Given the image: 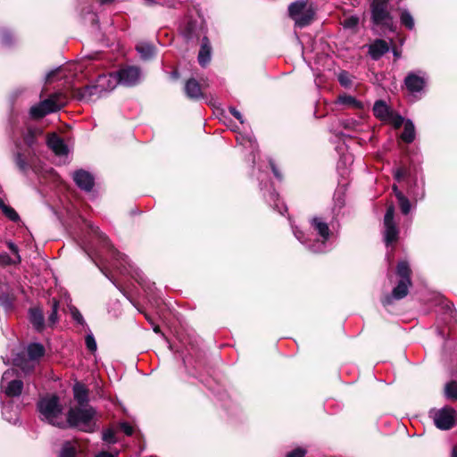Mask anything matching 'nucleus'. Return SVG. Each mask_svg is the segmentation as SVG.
<instances>
[{
    "mask_svg": "<svg viewBox=\"0 0 457 457\" xmlns=\"http://www.w3.org/2000/svg\"><path fill=\"white\" fill-rule=\"evenodd\" d=\"M182 34L187 40L198 39L203 31V26L197 21L188 20L181 29Z\"/></svg>",
    "mask_w": 457,
    "mask_h": 457,
    "instance_id": "20",
    "label": "nucleus"
},
{
    "mask_svg": "<svg viewBox=\"0 0 457 457\" xmlns=\"http://www.w3.org/2000/svg\"><path fill=\"white\" fill-rule=\"evenodd\" d=\"M337 104L352 107L353 109H362L363 104L361 102L357 100L354 96L350 95H340L337 101Z\"/></svg>",
    "mask_w": 457,
    "mask_h": 457,
    "instance_id": "29",
    "label": "nucleus"
},
{
    "mask_svg": "<svg viewBox=\"0 0 457 457\" xmlns=\"http://www.w3.org/2000/svg\"><path fill=\"white\" fill-rule=\"evenodd\" d=\"M359 24V18L357 16H350L344 20L343 26L345 29H355Z\"/></svg>",
    "mask_w": 457,
    "mask_h": 457,
    "instance_id": "45",
    "label": "nucleus"
},
{
    "mask_svg": "<svg viewBox=\"0 0 457 457\" xmlns=\"http://www.w3.org/2000/svg\"><path fill=\"white\" fill-rule=\"evenodd\" d=\"M456 415L454 409L448 406L430 411L436 427L442 430H448L454 426Z\"/></svg>",
    "mask_w": 457,
    "mask_h": 457,
    "instance_id": "14",
    "label": "nucleus"
},
{
    "mask_svg": "<svg viewBox=\"0 0 457 457\" xmlns=\"http://www.w3.org/2000/svg\"><path fill=\"white\" fill-rule=\"evenodd\" d=\"M389 51L388 44L383 39H376L369 45V54L372 60H379L386 53Z\"/></svg>",
    "mask_w": 457,
    "mask_h": 457,
    "instance_id": "22",
    "label": "nucleus"
},
{
    "mask_svg": "<svg viewBox=\"0 0 457 457\" xmlns=\"http://www.w3.org/2000/svg\"><path fill=\"white\" fill-rule=\"evenodd\" d=\"M278 194H277V192L275 190L270 191V193H269V197H270L269 201L270 202H276L278 200Z\"/></svg>",
    "mask_w": 457,
    "mask_h": 457,
    "instance_id": "55",
    "label": "nucleus"
},
{
    "mask_svg": "<svg viewBox=\"0 0 457 457\" xmlns=\"http://www.w3.org/2000/svg\"><path fill=\"white\" fill-rule=\"evenodd\" d=\"M270 168L272 170V172H273L274 176L278 180H281L282 176H281L280 172L278 171V168L276 167V165L274 164V162L272 161H270Z\"/></svg>",
    "mask_w": 457,
    "mask_h": 457,
    "instance_id": "53",
    "label": "nucleus"
},
{
    "mask_svg": "<svg viewBox=\"0 0 457 457\" xmlns=\"http://www.w3.org/2000/svg\"><path fill=\"white\" fill-rule=\"evenodd\" d=\"M120 428L125 433L127 436H131L134 432L133 427L128 422H120Z\"/></svg>",
    "mask_w": 457,
    "mask_h": 457,
    "instance_id": "49",
    "label": "nucleus"
},
{
    "mask_svg": "<svg viewBox=\"0 0 457 457\" xmlns=\"http://www.w3.org/2000/svg\"><path fill=\"white\" fill-rule=\"evenodd\" d=\"M47 145L58 156H66L69 149L63 139L56 134L47 137Z\"/></svg>",
    "mask_w": 457,
    "mask_h": 457,
    "instance_id": "21",
    "label": "nucleus"
},
{
    "mask_svg": "<svg viewBox=\"0 0 457 457\" xmlns=\"http://www.w3.org/2000/svg\"><path fill=\"white\" fill-rule=\"evenodd\" d=\"M237 141L245 147L250 148L252 153L254 154V152L257 151L258 145L255 138L251 134L246 135H237Z\"/></svg>",
    "mask_w": 457,
    "mask_h": 457,
    "instance_id": "30",
    "label": "nucleus"
},
{
    "mask_svg": "<svg viewBox=\"0 0 457 457\" xmlns=\"http://www.w3.org/2000/svg\"><path fill=\"white\" fill-rule=\"evenodd\" d=\"M37 410L43 420L59 428L64 427V421L62 418V407L59 404L57 396L53 395L42 398L37 403Z\"/></svg>",
    "mask_w": 457,
    "mask_h": 457,
    "instance_id": "6",
    "label": "nucleus"
},
{
    "mask_svg": "<svg viewBox=\"0 0 457 457\" xmlns=\"http://www.w3.org/2000/svg\"><path fill=\"white\" fill-rule=\"evenodd\" d=\"M95 415L96 410L89 405L71 408L67 414V421L71 427L92 433L96 430Z\"/></svg>",
    "mask_w": 457,
    "mask_h": 457,
    "instance_id": "4",
    "label": "nucleus"
},
{
    "mask_svg": "<svg viewBox=\"0 0 457 457\" xmlns=\"http://www.w3.org/2000/svg\"><path fill=\"white\" fill-rule=\"evenodd\" d=\"M75 65H69L68 67H62V66H60L51 71H49L46 76V80L47 82H51L53 81L55 77H63V78H68V75H67V71H71L72 68H74Z\"/></svg>",
    "mask_w": 457,
    "mask_h": 457,
    "instance_id": "32",
    "label": "nucleus"
},
{
    "mask_svg": "<svg viewBox=\"0 0 457 457\" xmlns=\"http://www.w3.org/2000/svg\"><path fill=\"white\" fill-rule=\"evenodd\" d=\"M74 399L79 404V407L87 405L88 402V392L86 386L82 384L77 383L73 386Z\"/></svg>",
    "mask_w": 457,
    "mask_h": 457,
    "instance_id": "24",
    "label": "nucleus"
},
{
    "mask_svg": "<svg viewBox=\"0 0 457 457\" xmlns=\"http://www.w3.org/2000/svg\"><path fill=\"white\" fill-rule=\"evenodd\" d=\"M101 272H103V274L105 275V277H108V274H106V272L104 271V270H101Z\"/></svg>",
    "mask_w": 457,
    "mask_h": 457,
    "instance_id": "63",
    "label": "nucleus"
},
{
    "mask_svg": "<svg viewBox=\"0 0 457 457\" xmlns=\"http://www.w3.org/2000/svg\"><path fill=\"white\" fill-rule=\"evenodd\" d=\"M444 308L445 309V313L448 314L450 319L456 320L455 319L456 312H455L453 306L450 303L446 302L445 303Z\"/></svg>",
    "mask_w": 457,
    "mask_h": 457,
    "instance_id": "50",
    "label": "nucleus"
},
{
    "mask_svg": "<svg viewBox=\"0 0 457 457\" xmlns=\"http://www.w3.org/2000/svg\"><path fill=\"white\" fill-rule=\"evenodd\" d=\"M16 37L8 29L1 32V42L4 46H11L16 42Z\"/></svg>",
    "mask_w": 457,
    "mask_h": 457,
    "instance_id": "39",
    "label": "nucleus"
},
{
    "mask_svg": "<svg viewBox=\"0 0 457 457\" xmlns=\"http://www.w3.org/2000/svg\"><path fill=\"white\" fill-rule=\"evenodd\" d=\"M101 272H103V274L105 275V277H108V274H106V272L104 271V270H101Z\"/></svg>",
    "mask_w": 457,
    "mask_h": 457,
    "instance_id": "64",
    "label": "nucleus"
},
{
    "mask_svg": "<svg viewBox=\"0 0 457 457\" xmlns=\"http://www.w3.org/2000/svg\"><path fill=\"white\" fill-rule=\"evenodd\" d=\"M228 111L229 112L237 119L240 121L241 124L244 123V119H243V115L240 113L239 111H237L235 107L233 106H230L228 108Z\"/></svg>",
    "mask_w": 457,
    "mask_h": 457,
    "instance_id": "52",
    "label": "nucleus"
},
{
    "mask_svg": "<svg viewBox=\"0 0 457 457\" xmlns=\"http://www.w3.org/2000/svg\"><path fill=\"white\" fill-rule=\"evenodd\" d=\"M37 135L38 130L28 129L23 133L22 141L15 142L14 162L23 174H27L30 170L36 174L39 171L36 157Z\"/></svg>",
    "mask_w": 457,
    "mask_h": 457,
    "instance_id": "1",
    "label": "nucleus"
},
{
    "mask_svg": "<svg viewBox=\"0 0 457 457\" xmlns=\"http://www.w3.org/2000/svg\"><path fill=\"white\" fill-rule=\"evenodd\" d=\"M0 303L4 305L5 307H8L10 305V303L7 300V297L4 295L0 296Z\"/></svg>",
    "mask_w": 457,
    "mask_h": 457,
    "instance_id": "57",
    "label": "nucleus"
},
{
    "mask_svg": "<svg viewBox=\"0 0 457 457\" xmlns=\"http://www.w3.org/2000/svg\"><path fill=\"white\" fill-rule=\"evenodd\" d=\"M71 317L72 319L78 323V324H80L82 325L83 327L85 328H88L87 325L86 324L85 322V320L82 316V314L80 313V312L75 308V307H72L71 309Z\"/></svg>",
    "mask_w": 457,
    "mask_h": 457,
    "instance_id": "44",
    "label": "nucleus"
},
{
    "mask_svg": "<svg viewBox=\"0 0 457 457\" xmlns=\"http://www.w3.org/2000/svg\"><path fill=\"white\" fill-rule=\"evenodd\" d=\"M289 17L295 26L303 28L311 24L314 19L315 10L312 4L305 0H296L288 6Z\"/></svg>",
    "mask_w": 457,
    "mask_h": 457,
    "instance_id": "7",
    "label": "nucleus"
},
{
    "mask_svg": "<svg viewBox=\"0 0 457 457\" xmlns=\"http://www.w3.org/2000/svg\"><path fill=\"white\" fill-rule=\"evenodd\" d=\"M153 329L155 333H160V328L158 326H154Z\"/></svg>",
    "mask_w": 457,
    "mask_h": 457,
    "instance_id": "62",
    "label": "nucleus"
},
{
    "mask_svg": "<svg viewBox=\"0 0 457 457\" xmlns=\"http://www.w3.org/2000/svg\"><path fill=\"white\" fill-rule=\"evenodd\" d=\"M394 216L395 207L390 205L387 207L384 217V239L387 245L398 239L399 229L394 221Z\"/></svg>",
    "mask_w": 457,
    "mask_h": 457,
    "instance_id": "15",
    "label": "nucleus"
},
{
    "mask_svg": "<svg viewBox=\"0 0 457 457\" xmlns=\"http://www.w3.org/2000/svg\"><path fill=\"white\" fill-rule=\"evenodd\" d=\"M3 262L5 264H18L19 262H14V259H12L8 254L4 253L1 255Z\"/></svg>",
    "mask_w": 457,
    "mask_h": 457,
    "instance_id": "54",
    "label": "nucleus"
},
{
    "mask_svg": "<svg viewBox=\"0 0 457 457\" xmlns=\"http://www.w3.org/2000/svg\"><path fill=\"white\" fill-rule=\"evenodd\" d=\"M6 245L10 251L15 255L14 262H21V257L19 254L18 246L12 241L6 242Z\"/></svg>",
    "mask_w": 457,
    "mask_h": 457,
    "instance_id": "48",
    "label": "nucleus"
},
{
    "mask_svg": "<svg viewBox=\"0 0 457 457\" xmlns=\"http://www.w3.org/2000/svg\"><path fill=\"white\" fill-rule=\"evenodd\" d=\"M0 387L9 397L19 396L21 394L23 382L18 376L15 369H9L4 372Z\"/></svg>",
    "mask_w": 457,
    "mask_h": 457,
    "instance_id": "10",
    "label": "nucleus"
},
{
    "mask_svg": "<svg viewBox=\"0 0 457 457\" xmlns=\"http://www.w3.org/2000/svg\"><path fill=\"white\" fill-rule=\"evenodd\" d=\"M403 177V170L402 169H398V170L395 172V178L397 180H400Z\"/></svg>",
    "mask_w": 457,
    "mask_h": 457,
    "instance_id": "56",
    "label": "nucleus"
},
{
    "mask_svg": "<svg viewBox=\"0 0 457 457\" xmlns=\"http://www.w3.org/2000/svg\"><path fill=\"white\" fill-rule=\"evenodd\" d=\"M408 193L415 201H420L425 197V183L423 180L420 183L416 179L412 186L410 187Z\"/></svg>",
    "mask_w": 457,
    "mask_h": 457,
    "instance_id": "27",
    "label": "nucleus"
},
{
    "mask_svg": "<svg viewBox=\"0 0 457 457\" xmlns=\"http://www.w3.org/2000/svg\"><path fill=\"white\" fill-rule=\"evenodd\" d=\"M396 198L398 200L401 212L405 215L408 214L411 209L409 199L402 192H397Z\"/></svg>",
    "mask_w": 457,
    "mask_h": 457,
    "instance_id": "36",
    "label": "nucleus"
},
{
    "mask_svg": "<svg viewBox=\"0 0 457 457\" xmlns=\"http://www.w3.org/2000/svg\"><path fill=\"white\" fill-rule=\"evenodd\" d=\"M451 457H457V446H454L451 453Z\"/></svg>",
    "mask_w": 457,
    "mask_h": 457,
    "instance_id": "59",
    "label": "nucleus"
},
{
    "mask_svg": "<svg viewBox=\"0 0 457 457\" xmlns=\"http://www.w3.org/2000/svg\"><path fill=\"white\" fill-rule=\"evenodd\" d=\"M212 46L206 36L202 39L200 51L198 54V62L202 67H205L211 61Z\"/></svg>",
    "mask_w": 457,
    "mask_h": 457,
    "instance_id": "23",
    "label": "nucleus"
},
{
    "mask_svg": "<svg viewBox=\"0 0 457 457\" xmlns=\"http://www.w3.org/2000/svg\"><path fill=\"white\" fill-rule=\"evenodd\" d=\"M73 179L79 188L87 192L91 191L95 185V179L92 174L84 170H76L73 173Z\"/></svg>",
    "mask_w": 457,
    "mask_h": 457,
    "instance_id": "19",
    "label": "nucleus"
},
{
    "mask_svg": "<svg viewBox=\"0 0 457 457\" xmlns=\"http://www.w3.org/2000/svg\"><path fill=\"white\" fill-rule=\"evenodd\" d=\"M45 354V348L39 343H31L28 345L26 355H18L14 359V364L19 367L22 372L29 374L38 363V360Z\"/></svg>",
    "mask_w": 457,
    "mask_h": 457,
    "instance_id": "8",
    "label": "nucleus"
},
{
    "mask_svg": "<svg viewBox=\"0 0 457 457\" xmlns=\"http://www.w3.org/2000/svg\"><path fill=\"white\" fill-rule=\"evenodd\" d=\"M393 54H394L395 58H399L400 57V53L396 49L393 50Z\"/></svg>",
    "mask_w": 457,
    "mask_h": 457,
    "instance_id": "60",
    "label": "nucleus"
},
{
    "mask_svg": "<svg viewBox=\"0 0 457 457\" xmlns=\"http://www.w3.org/2000/svg\"><path fill=\"white\" fill-rule=\"evenodd\" d=\"M103 440L107 442V443H115L116 442V437H115V433L112 429L111 428H108V429H105L104 432H103V436H102Z\"/></svg>",
    "mask_w": 457,
    "mask_h": 457,
    "instance_id": "47",
    "label": "nucleus"
},
{
    "mask_svg": "<svg viewBox=\"0 0 457 457\" xmlns=\"http://www.w3.org/2000/svg\"><path fill=\"white\" fill-rule=\"evenodd\" d=\"M11 405L4 406L2 413L4 418L10 423L16 424L18 421V412L16 410H12Z\"/></svg>",
    "mask_w": 457,
    "mask_h": 457,
    "instance_id": "37",
    "label": "nucleus"
},
{
    "mask_svg": "<svg viewBox=\"0 0 457 457\" xmlns=\"http://www.w3.org/2000/svg\"><path fill=\"white\" fill-rule=\"evenodd\" d=\"M370 12L374 24L387 27L392 23L389 0H370Z\"/></svg>",
    "mask_w": 457,
    "mask_h": 457,
    "instance_id": "12",
    "label": "nucleus"
},
{
    "mask_svg": "<svg viewBox=\"0 0 457 457\" xmlns=\"http://www.w3.org/2000/svg\"><path fill=\"white\" fill-rule=\"evenodd\" d=\"M73 96L80 101H90L93 98L102 97L103 95L99 88H96V82L93 85H88L84 87L75 88L73 90Z\"/></svg>",
    "mask_w": 457,
    "mask_h": 457,
    "instance_id": "17",
    "label": "nucleus"
},
{
    "mask_svg": "<svg viewBox=\"0 0 457 457\" xmlns=\"http://www.w3.org/2000/svg\"><path fill=\"white\" fill-rule=\"evenodd\" d=\"M0 210L10 220L15 222L20 220V216L16 212V211L10 205L6 204L4 200L1 197H0Z\"/></svg>",
    "mask_w": 457,
    "mask_h": 457,
    "instance_id": "34",
    "label": "nucleus"
},
{
    "mask_svg": "<svg viewBox=\"0 0 457 457\" xmlns=\"http://www.w3.org/2000/svg\"><path fill=\"white\" fill-rule=\"evenodd\" d=\"M136 49L143 60H150L154 55V47L151 44L139 43Z\"/></svg>",
    "mask_w": 457,
    "mask_h": 457,
    "instance_id": "31",
    "label": "nucleus"
},
{
    "mask_svg": "<svg viewBox=\"0 0 457 457\" xmlns=\"http://www.w3.org/2000/svg\"><path fill=\"white\" fill-rule=\"evenodd\" d=\"M76 454V445L70 442H66L61 450L60 457H75Z\"/></svg>",
    "mask_w": 457,
    "mask_h": 457,
    "instance_id": "38",
    "label": "nucleus"
},
{
    "mask_svg": "<svg viewBox=\"0 0 457 457\" xmlns=\"http://www.w3.org/2000/svg\"><path fill=\"white\" fill-rule=\"evenodd\" d=\"M306 451L303 448H296L288 453L287 457H304Z\"/></svg>",
    "mask_w": 457,
    "mask_h": 457,
    "instance_id": "51",
    "label": "nucleus"
},
{
    "mask_svg": "<svg viewBox=\"0 0 457 457\" xmlns=\"http://www.w3.org/2000/svg\"><path fill=\"white\" fill-rule=\"evenodd\" d=\"M338 81L345 87H349L352 85V79L347 71H341L339 73Z\"/></svg>",
    "mask_w": 457,
    "mask_h": 457,
    "instance_id": "46",
    "label": "nucleus"
},
{
    "mask_svg": "<svg viewBox=\"0 0 457 457\" xmlns=\"http://www.w3.org/2000/svg\"><path fill=\"white\" fill-rule=\"evenodd\" d=\"M373 113L381 121L391 124L396 129L400 128L404 121L403 118L395 112L383 100H378L374 103Z\"/></svg>",
    "mask_w": 457,
    "mask_h": 457,
    "instance_id": "13",
    "label": "nucleus"
},
{
    "mask_svg": "<svg viewBox=\"0 0 457 457\" xmlns=\"http://www.w3.org/2000/svg\"><path fill=\"white\" fill-rule=\"evenodd\" d=\"M185 93L187 97L197 99L202 96V90L199 83L195 79H190L185 85Z\"/></svg>",
    "mask_w": 457,
    "mask_h": 457,
    "instance_id": "25",
    "label": "nucleus"
},
{
    "mask_svg": "<svg viewBox=\"0 0 457 457\" xmlns=\"http://www.w3.org/2000/svg\"><path fill=\"white\" fill-rule=\"evenodd\" d=\"M396 274L400 278L396 287H394L391 295H385L381 302L384 307L390 306L394 300H401L404 298L411 285V269L406 261H401L396 267Z\"/></svg>",
    "mask_w": 457,
    "mask_h": 457,
    "instance_id": "3",
    "label": "nucleus"
},
{
    "mask_svg": "<svg viewBox=\"0 0 457 457\" xmlns=\"http://www.w3.org/2000/svg\"><path fill=\"white\" fill-rule=\"evenodd\" d=\"M445 393L447 398L456 400L457 399V384L455 382H450L446 384Z\"/></svg>",
    "mask_w": 457,
    "mask_h": 457,
    "instance_id": "42",
    "label": "nucleus"
},
{
    "mask_svg": "<svg viewBox=\"0 0 457 457\" xmlns=\"http://www.w3.org/2000/svg\"><path fill=\"white\" fill-rule=\"evenodd\" d=\"M393 190H394V192H395V195H396L397 192H401V191L398 189L397 186H395V185H394V186H393Z\"/></svg>",
    "mask_w": 457,
    "mask_h": 457,
    "instance_id": "61",
    "label": "nucleus"
},
{
    "mask_svg": "<svg viewBox=\"0 0 457 457\" xmlns=\"http://www.w3.org/2000/svg\"><path fill=\"white\" fill-rule=\"evenodd\" d=\"M67 103L68 97L64 93L55 92L50 95L48 98L31 106L29 114L34 119H40L46 114L59 111Z\"/></svg>",
    "mask_w": 457,
    "mask_h": 457,
    "instance_id": "5",
    "label": "nucleus"
},
{
    "mask_svg": "<svg viewBox=\"0 0 457 457\" xmlns=\"http://www.w3.org/2000/svg\"><path fill=\"white\" fill-rule=\"evenodd\" d=\"M29 321L33 325V327L40 331L44 328V315L40 309L38 308H30L29 312Z\"/></svg>",
    "mask_w": 457,
    "mask_h": 457,
    "instance_id": "26",
    "label": "nucleus"
},
{
    "mask_svg": "<svg viewBox=\"0 0 457 457\" xmlns=\"http://www.w3.org/2000/svg\"><path fill=\"white\" fill-rule=\"evenodd\" d=\"M118 84L133 87L141 79V71L136 66H126L116 72Z\"/></svg>",
    "mask_w": 457,
    "mask_h": 457,
    "instance_id": "16",
    "label": "nucleus"
},
{
    "mask_svg": "<svg viewBox=\"0 0 457 457\" xmlns=\"http://www.w3.org/2000/svg\"><path fill=\"white\" fill-rule=\"evenodd\" d=\"M344 129L349 131L360 132L363 130V124L361 120L354 119H345L341 121Z\"/></svg>",
    "mask_w": 457,
    "mask_h": 457,
    "instance_id": "35",
    "label": "nucleus"
},
{
    "mask_svg": "<svg viewBox=\"0 0 457 457\" xmlns=\"http://www.w3.org/2000/svg\"><path fill=\"white\" fill-rule=\"evenodd\" d=\"M415 127L413 122L411 120H407L404 122V129L401 135V138L407 144H411L415 139Z\"/></svg>",
    "mask_w": 457,
    "mask_h": 457,
    "instance_id": "28",
    "label": "nucleus"
},
{
    "mask_svg": "<svg viewBox=\"0 0 457 457\" xmlns=\"http://www.w3.org/2000/svg\"><path fill=\"white\" fill-rule=\"evenodd\" d=\"M96 457H114V455L108 452H101Z\"/></svg>",
    "mask_w": 457,
    "mask_h": 457,
    "instance_id": "58",
    "label": "nucleus"
},
{
    "mask_svg": "<svg viewBox=\"0 0 457 457\" xmlns=\"http://www.w3.org/2000/svg\"><path fill=\"white\" fill-rule=\"evenodd\" d=\"M428 79L429 76L428 72L424 70L419 69L409 71L403 79V84L407 91L411 96L417 97L424 93L428 86Z\"/></svg>",
    "mask_w": 457,
    "mask_h": 457,
    "instance_id": "9",
    "label": "nucleus"
},
{
    "mask_svg": "<svg viewBox=\"0 0 457 457\" xmlns=\"http://www.w3.org/2000/svg\"><path fill=\"white\" fill-rule=\"evenodd\" d=\"M87 330H88V333L86 336L85 344H86L87 348L91 353H94L96 351V348H97L96 341L95 339L94 335L92 334V332L90 331V329L88 328H87Z\"/></svg>",
    "mask_w": 457,
    "mask_h": 457,
    "instance_id": "41",
    "label": "nucleus"
},
{
    "mask_svg": "<svg viewBox=\"0 0 457 457\" xmlns=\"http://www.w3.org/2000/svg\"><path fill=\"white\" fill-rule=\"evenodd\" d=\"M145 4L148 6L159 4L166 7H175L178 0H144Z\"/></svg>",
    "mask_w": 457,
    "mask_h": 457,
    "instance_id": "40",
    "label": "nucleus"
},
{
    "mask_svg": "<svg viewBox=\"0 0 457 457\" xmlns=\"http://www.w3.org/2000/svg\"><path fill=\"white\" fill-rule=\"evenodd\" d=\"M58 308H59L58 301L55 299H53L52 311L48 317V322L51 325H54L58 320V315H57Z\"/></svg>",
    "mask_w": 457,
    "mask_h": 457,
    "instance_id": "43",
    "label": "nucleus"
},
{
    "mask_svg": "<svg viewBox=\"0 0 457 457\" xmlns=\"http://www.w3.org/2000/svg\"><path fill=\"white\" fill-rule=\"evenodd\" d=\"M310 224L312 233L318 237L316 239L312 240L297 227H293L294 236L312 253H321L328 252L330 249L328 240L332 235L328 224L323 218L318 216L312 218Z\"/></svg>",
    "mask_w": 457,
    "mask_h": 457,
    "instance_id": "2",
    "label": "nucleus"
},
{
    "mask_svg": "<svg viewBox=\"0 0 457 457\" xmlns=\"http://www.w3.org/2000/svg\"><path fill=\"white\" fill-rule=\"evenodd\" d=\"M96 82V88H99L103 96L113 90L118 85L116 73L99 75Z\"/></svg>",
    "mask_w": 457,
    "mask_h": 457,
    "instance_id": "18",
    "label": "nucleus"
},
{
    "mask_svg": "<svg viewBox=\"0 0 457 457\" xmlns=\"http://www.w3.org/2000/svg\"><path fill=\"white\" fill-rule=\"evenodd\" d=\"M91 234L97 238V240L105 247L110 248L112 253V256L115 258L116 263L115 267L120 270V272L128 271V268H131L129 263V260L127 255L116 251L112 250V245H110L108 237L99 230V228L92 224L87 225Z\"/></svg>",
    "mask_w": 457,
    "mask_h": 457,
    "instance_id": "11",
    "label": "nucleus"
},
{
    "mask_svg": "<svg viewBox=\"0 0 457 457\" xmlns=\"http://www.w3.org/2000/svg\"><path fill=\"white\" fill-rule=\"evenodd\" d=\"M400 22L409 30H412L415 27L414 18L407 9L401 10Z\"/></svg>",
    "mask_w": 457,
    "mask_h": 457,
    "instance_id": "33",
    "label": "nucleus"
}]
</instances>
